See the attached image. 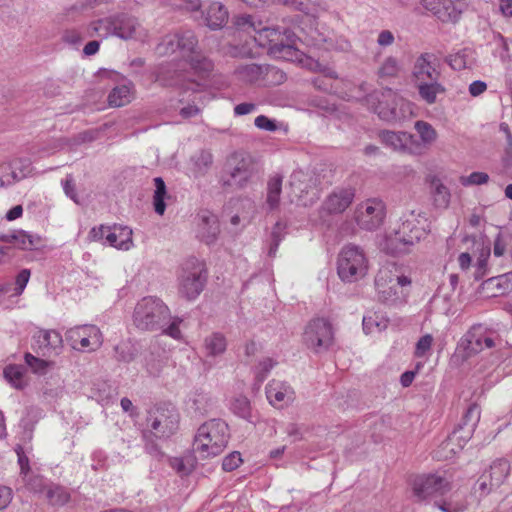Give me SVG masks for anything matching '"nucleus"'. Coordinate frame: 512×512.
<instances>
[{"instance_id":"nucleus-19","label":"nucleus","mask_w":512,"mask_h":512,"mask_svg":"<svg viewBox=\"0 0 512 512\" xmlns=\"http://www.w3.org/2000/svg\"><path fill=\"white\" fill-rule=\"evenodd\" d=\"M465 357H471L495 346V338L486 332L481 325L472 327L464 336L461 343Z\"/></svg>"},{"instance_id":"nucleus-9","label":"nucleus","mask_w":512,"mask_h":512,"mask_svg":"<svg viewBox=\"0 0 512 512\" xmlns=\"http://www.w3.org/2000/svg\"><path fill=\"white\" fill-rule=\"evenodd\" d=\"M385 273L386 271H380L375 280L379 301L387 305L402 304L407 296L403 288L411 284L410 278L405 275H397L394 278L390 277L387 281Z\"/></svg>"},{"instance_id":"nucleus-28","label":"nucleus","mask_w":512,"mask_h":512,"mask_svg":"<svg viewBox=\"0 0 512 512\" xmlns=\"http://www.w3.org/2000/svg\"><path fill=\"white\" fill-rule=\"evenodd\" d=\"M290 184L299 193H309L312 191L313 196L317 197V179L308 172L302 170L294 171L290 177Z\"/></svg>"},{"instance_id":"nucleus-32","label":"nucleus","mask_w":512,"mask_h":512,"mask_svg":"<svg viewBox=\"0 0 512 512\" xmlns=\"http://www.w3.org/2000/svg\"><path fill=\"white\" fill-rule=\"evenodd\" d=\"M509 470L510 466L507 460L494 461L486 474L489 478V489L499 487L508 476Z\"/></svg>"},{"instance_id":"nucleus-12","label":"nucleus","mask_w":512,"mask_h":512,"mask_svg":"<svg viewBox=\"0 0 512 512\" xmlns=\"http://www.w3.org/2000/svg\"><path fill=\"white\" fill-rule=\"evenodd\" d=\"M384 99L391 100L392 105L388 106L384 101L379 100V104L375 108L378 116L386 121H402L413 115V104L398 96L391 89H386L382 93Z\"/></svg>"},{"instance_id":"nucleus-1","label":"nucleus","mask_w":512,"mask_h":512,"mask_svg":"<svg viewBox=\"0 0 512 512\" xmlns=\"http://www.w3.org/2000/svg\"><path fill=\"white\" fill-rule=\"evenodd\" d=\"M235 24L238 28L256 32L255 41L267 47L270 54L286 60H301L302 53L297 47L299 38L288 28L268 27L253 15H240Z\"/></svg>"},{"instance_id":"nucleus-45","label":"nucleus","mask_w":512,"mask_h":512,"mask_svg":"<svg viewBox=\"0 0 512 512\" xmlns=\"http://www.w3.org/2000/svg\"><path fill=\"white\" fill-rule=\"evenodd\" d=\"M286 80V74L279 68L272 65H264L262 83L263 85H279Z\"/></svg>"},{"instance_id":"nucleus-26","label":"nucleus","mask_w":512,"mask_h":512,"mask_svg":"<svg viewBox=\"0 0 512 512\" xmlns=\"http://www.w3.org/2000/svg\"><path fill=\"white\" fill-rule=\"evenodd\" d=\"M106 243L118 249L129 250L133 243L132 230L123 226H109V233L106 234Z\"/></svg>"},{"instance_id":"nucleus-30","label":"nucleus","mask_w":512,"mask_h":512,"mask_svg":"<svg viewBox=\"0 0 512 512\" xmlns=\"http://www.w3.org/2000/svg\"><path fill=\"white\" fill-rule=\"evenodd\" d=\"M419 97L428 105H432L437 101V95L444 93V86L438 81H421L418 83H414Z\"/></svg>"},{"instance_id":"nucleus-58","label":"nucleus","mask_w":512,"mask_h":512,"mask_svg":"<svg viewBox=\"0 0 512 512\" xmlns=\"http://www.w3.org/2000/svg\"><path fill=\"white\" fill-rule=\"evenodd\" d=\"M254 125L264 131L274 132L278 129L277 122L265 115H259L254 120Z\"/></svg>"},{"instance_id":"nucleus-49","label":"nucleus","mask_w":512,"mask_h":512,"mask_svg":"<svg viewBox=\"0 0 512 512\" xmlns=\"http://www.w3.org/2000/svg\"><path fill=\"white\" fill-rule=\"evenodd\" d=\"M25 363L32 370L33 373L44 375L48 368L52 366V362L35 357L31 353H26L24 356Z\"/></svg>"},{"instance_id":"nucleus-29","label":"nucleus","mask_w":512,"mask_h":512,"mask_svg":"<svg viewBox=\"0 0 512 512\" xmlns=\"http://www.w3.org/2000/svg\"><path fill=\"white\" fill-rule=\"evenodd\" d=\"M227 348V340L220 332H214L205 337L203 341V353L206 358L221 356Z\"/></svg>"},{"instance_id":"nucleus-39","label":"nucleus","mask_w":512,"mask_h":512,"mask_svg":"<svg viewBox=\"0 0 512 512\" xmlns=\"http://www.w3.org/2000/svg\"><path fill=\"white\" fill-rule=\"evenodd\" d=\"M282 180L283 177L279 174H275L270 177L267 183V204L270 209L278 207L280 202V195L282 191Z\"/></svg>"},{"instance_id":"nucleus-22","label":"nucleus","mask_w":512,"mask_h":512,"mask_svg":"<svg viewBox=\"0 0 512 512\" xmlns=\"http://www.w3.org/2000/svg\"><path fill=\"white\" fill-rule=\"evenodd\" d=\"M115 32V14L91 21L86 26V36L90 38L99 37L107 39L115 36Z\"/></svg>"},{"instance_id":"nucleus-34","label":"nucleus","mask_w":512,"mask_h":512,"mask_svg":"<svg viewBox=\"0 0 512 512\" xmlns=\"http://www.w3.org/2000/svg\"><path fill=\"white\" fill-rule=\"evenodd\" d=\"M213 163V155L208 150H201L191 157V171L194 177L204 176Z\"/></svg>"},{"instance_id":"nucleus-15","label":"nucleus","mask_w":512,"mask_h":512,"mask_svg":"<svg viewBox=\"0 0 512 512\" xmlns=\"http://www.w3.org/2000/svg\"><path fill=\"white\" fill-rule=\"evenodd\" d=\"M450 490V483L444 477L436 474L419 475L412 482V491L417 501L429 497L443 495Z\"/></svg>"},{"instance_id":"nucleus-8","label":"nucleus","mask_w":512,"mask_h":512,"mask_svg":"<svg viewBox=\"0 0 512 512\" xmlns=\"http://www.w3.org/2000/svg\"><path fill=\"white\" fill-rule=\"evenodd\" d=\"M225 169L230 178L224 184L241 188L245 187L258 173V165L254 158L243 151L232 153L227 158Z\"/></svg>"},{"instance_id":"nucleus-4","label":"nucleus","mask_w":512,"mask_h":512,"mask_svg":"<svg viewBox=\"0 0 512 512\" xmlns=\"http://www.w3.org/2000/svg\"><path fill=\"white\" fill-rule=\"evenodd\" d=\"M229 439L228 425L220 419L203 423L193 441V452L200 459L215 457L223 452Z\"/></svg>"},{"instance_id":"nucleus-35","label":"nucleus","mask_w":512,"mask_h":512,"mask_svg":"<svg viewBox=\"0 0 512 512\" xmlns=\"http://www.w3.org/2000/svg\"><path fill=\"white\" fill-rule=\"evenodd\" d=\"M131 82L116 86L108 95V103L111 107H122L131 102L132 99Z\"/></svg>"},{"instance_id":"nucleus-64","label":"nucleus","mask_w":512,"mask_h":512,"mask_svg":"<svg viewBox=\"0 0 512 512\" xmlns=\"http://www.w3.org/2000/svg\"><path fill=\"white\" fill-rule=\"evenodd\" d=\"M172 468L181 475H188L192 472L193 466L186 464L183 458H174L171 460Z\"/></svg>"},{"instance_id":"nucleus-53","label":"nucleus","mask_w":512,"mask_h":512,"mask_svg":"<svg viewBox=\"0 0 512 512\" xmlns=\"http://www.w3.org/2000/svg\"><path fill=\"white\" fill-rule=\"evenodd\" d=\"M47 497L54 505H63L69 500V494L59 486L49 489Z\"/></svg>"},{"instance_id":"nucleus-54","label":"nucleus","mask_w":512,"mask_h":512,"mask_svg":"<svg viewBox=\"0 0 512 512\" xmlns=\"http://www.w3.org/2000/svg\"><path fill=\"white\" fill-rule=\"evenodd\" d=\"M433 337L430 334L422 336L416 343L414 355L418 358L426 356L431 349Z\"/></svg>"},{"instance_id":"nucleus-41","label":"nucleus","mask_w":512,"mask_h":512,"mask_svg":"<svg viewBox=\"0 0 512 512\" xmlns=\"http://www.w3.org/2000/svg\"><path fill=\"white\" fill-rule=\"evenodd\" d=\"M462 7L460 3H454L453 0H444L441 11H437V17L442 22L456 23L461 16Z\"/></svg>"},{"instance_id":"nucleus-52","label":"nucleus","mask_w":512,"mask_h":512,"mask_svg":"<svg viewBox=\"0 0 512 512\" xmlns=\"http://www.w3.org/2000/svg\"><path fill=\"white\" fill-rule=\"evenodd\" d=\"M163 367V359L155 356L153 353H151L149 357L146 358V370L149 373V375L153 377L159 376L160 373L162 372Z\"/></svg>"},{"instance_id":"nucleus-5","label":"nucleus","mask_w":512,"mask_h":512,"mask_svg":"<svg viewBox=\"0 0 512 512\" xmlns=\"http://www.w3.org/2000/svg\"><path fill=\"white\" fill-rule=\"evenodd\" d=\"M207 271L203 261L189 257L182 265L178 276L179 293L187 300L196 299L203 291Z\"/></svg>"},{"instance_id":"nucleus-33","label":"nucleus","mask_w":512,"mask_h":512,"mask_svg":"<svg viewBox=\"0 0 512 512\" xmlns=\"http://www.w3.org/2000/svg\"><path fill=\"white\" fill-rule=\"evenodd\" d=\"M264 65L249 63L236 68L235 74L238 79L245 83H262Z\"/></svg>"},{"instance_id":"nucleus-18","label":"nucleus","mask_w":512,"mask_h":512,"mask_svg":"<svg viewBox=\"0 0 512 512\" xmlns=\"http://www.w3.org/2000/svg\"><path fill=\"white\" fill-rule=\"evenodd\" d=\"M439 59L434 53H421L415 60L412 69L414 83L421 81H438L441 75Z\"/></svg>"},{"instance_id":"nucleus-27","label":"nucleus","mask_w":512,"mask_h":512,"mask_svg":"<svg viewBox=\"0 0 512 512\" xmlns=\"http://www.w3.org/2000/svg\"><path fill=\"white\" fill-rule=\"evenodd\" d=\"M1 239L3 241L14 244L15 247L22 250L37 249L42 242L40 236L27 233L23 230L3 235Z\"/></svg>"},{"instance_id":"nucleus-37","label":"nucleus","mask_w":512,"mask_h":512,"mask_svg":"<svg viewBox=\"0 0 512 512\" xmlns=\"http://www.w3.org/2000/svg\"><path fill=\"white\" fill-rule=\"evenodd\" d=\"M362 325L366 334L380 332L388 327V319L378 312H368L363 317Z\"/></svg>"},{"instance_id":"nucleus-48","label":"nucleus","mask_w":512,"mask_h":512,"mask_svg":"<svg viewBox=\"0 0 512 512\" xmlns=\"http://www.w3.org/2000/svg\"><path fill=\"white\" fill-rule=\"evenodd\" d=\"M231 409L234 414L238 415L239 417L248 421L251 420V406L247 397H236L231 404Z\"/></svg>"},{"instance_id":"nucleus-43","label":"nucleus","mask_w":512,"mask_h":512,"mask_svg":"<svg viewBox=\"0 0 512 512\" xmlns=\"http://www.w3.org/2000/svg\"><path fill=\"white\" fill-rule=\"evenodd\" d=\"M25 369L19 365H9L4 371L3 375L7 382L16 389H23L26 386L24 379Z\"/></svg>"},{"instance_id":"nucleus-10","label":"nucleus","mask_w":512,"mask_h":512,"mask_svg":"<svg viewBox=\"0 0 512 512\" xmlns=\"http://www.w3.org/2000/svg\"><path fill=\"white\" fill-rule=\"evenodd\" d=\"M197 44L198 40L194 32L190 30L176 32L168 34L162 39L157 46V53L170 55L179 51L182 57H187L189 61L193 62Z\"/></svg>"},{"instance_id":"nucleus-62","label":"nucleus","mask_w":512,"mask_h":512,"mask_svg":"<svg viewBox=\"0 0 512 512\" xmlns=\"http://www.w3.org/2000/svg\"><path fill=\"white\" fill-rule=\"evenodd\" d=\"M62 185L66 196L72 199L75 203H79L72 175H67L65 180L62 181Z\"/></svg>"},{"instance_id":"nucleus-46","label":"nucleus","mask_w":512,"mask_h":512,"mask_svg":"<svg viewBox=\"0 0 512 512\" xmlns=\"http://www.w3.org/2000/svg\"><path fill=\"white\" fill-rule=\"evenodd\" d=\"M12 167V174L15 173V182H18L32 174V162L28 158H19L9 164Z\"/></svg>"},{"instance_id":"nucleus-17","label":"nucleus","mask_w":512,"mask_h":512,"mask_svg":"<svg viewBox=\"0 0 512 512\" xmlns=\"http://www.w3.org/2000/svg\"><path fill=\"white\" fill-rule=\"evenodd\" d=\"M379 137L382 143L392 150L404 154L421 155L422 145L418 139L407 132L381 131Z\"/></svg>"},{"instance_id":"nucleus-24","label":"nucleus","mask_w":512,"mask_h":512,"mask_svg":"<svg viewBox=\"0 0 512 512\" xmlns=\"http://www.w3.org/2000/svg\"><path fill=\"white\" fill-rule=\"evenodd\" d=\"M429 192L436 208H448L451 200L450 189L437 176L429 177Z\"/></svg>"},{"instance_id":"nucleus-36","label":"nucleus","mask_w":512,"mask_h":512,"mask_svg":"<svg viewBox=\"0 0 512 512\" xmlns=\"http://www.w3.org/2000/svg\"><path fill=\"white\" fill-rule=\"evenodd\" d=\"M480 415V407L476 403L469 405L461 422L458 425L460 427V430L466 429L465 438L472 437L475 428L480 420Z\"/></svg>"},{"instance_id":"nucleus-56","label":"nucleus","mask_w":512,"mask_h":512,"mask_svg":"<svg viewBox=\"0 0 512 512\" xmlns=\"http://www.w3.org/2000/svg\"><path fill=\"white\" fill-rule=\"evenodd\" d=\"M241 463V454L237 451H234L223 459L222 468L223 470L230 472L238 468Z\"/></svg>"},{"instance_id":"nucleus-38","label":"nucleus","mask_w":512,"mask_h":512,"mask_svg":"<svg viewBox=\"0 0 512 512\" xmlns=\"http://www.w3.org/2000/svg\"><path fill=\"white\" fill-rule=\"evenodd\" d=\"M414 128L420 137V140L418 141L422 145L423 154L426 147L432 145L436 141L437 132L430 123L423 120L416 121Z\"/></svg>"},{"instance_id":"nucleus-60","label":"nucleus","mask_w":512,"mask_h":512,"mask_svg":"<svg viewBox=\"0 0 512 512\" xmlns=\"http://www.w3.org/2000/svg\"><path fill=\"white\" fill-rule=\"evenodd\" d=\"M275 362L267 358L259 363L257 366L256 371V378L259 382H263L265 378L267 377V374L271 371V369L274 367Z\"/></svg>"},{"instance_id":"nucleus-40","label":"nucleus","mask_w":512,"mask_h":512,"mask_svg":"<svg viewBox=\"0 0 512 512\" xmlns=\"http://www.w3.org/2000/svg\"><path fill=\"white\" fill-rule=\"evenodd\" d=\"M155 191L153 195L154 210L158 215H163L166 210L165 199L170 198L167 194L166 184L161 177L154 178Z\"/></svg>"},{"instance_id":"nucleus-20","label":"nucleus","mask_w":512,"mask_h":512,"mask_svg":"<svg viewBox=\"0 0 512 512\" xmlns=\"http://www.w3.org/2000/svg\"><path fill=\"white\" fill-rule=\"evenodd\" d=\"M266 396L271 405L281 408L293 401L294 391L288 384L273 380L266 386Z\"/></svg>"},{"instance_id":"nucleus-25","label":"nucleus","mask_w":512,"mask_h":512,"mask_svg":"<svg viewBox=\"0 0 512 512\" xmlns=\"http://www.w3.org/2000/svg\"><path fill=\"white\" fill-rule=\"evenodd\" d=\"M228 17L227 8L218 1L211 2L205 10V23L212 30L224 27Z\"/></svg>"},{"instance_id":"nucleus-7","label":"nucleus","mask_w":512,"mask_h":512,"mask_svg":"<svg viewBox=\"0 0 512 512\" xmlns=\"http://www.w3.org/2000/svg\"><path fill=\"white\" fill-rule=\"evenodd\" d=\"M422 235L423 229L418 226L414 212H411L394 233L386 238V250L393 255L407 253L410 247L421 239Z\"/></svg>"},{"instance_id":"nucleus-61","label":"nucleus","mask_w":512,"mask_h":512,"mask_svg":"<svg viewBox=\"0 0 512 512\" xmlns=\"http://www.w3.org/2000/svg\"><path fill=\"white\" fill-rule=\"evenodd\" d=\"M15 452L18 457V464L20 466V473L26 476L30 471L29 458L24 452V449L21 445H16Z\"/></svg>"},{"instance_id":"nucleus-11","label":"nucleus","mask_w":512,"mask_h":512,"mask_svg":"<svg viewBox=\"0 0 512 512\" xmlns=\"http://www.w3.org/2000/svg\"><path fill=\"white\" fill-rule=\"evenodd\" d=\"M66 341L78 351H95L103 342L102 333L95 325H79L65 333Z\"/></svg>"},{"instance_id":"nucleus-16","label":"nucleus","mask_w":512,"mask_h":512,"mask_svg":"<svg viewBox=\"0 0 512 512\" xmlns=\"http://www.w3.org/2000/svg\"><path fill=\"white\" fill-rule=\"evenodd\" d=\"M354 197V188L336 187L323 201L319 210L320 217L325 221V216L342 214L352 204Z\"/></svg>"},{"instance_id":"nucleus-6","label":"nucleus","mask_w":512,"mask_h":512,"mask_svg":"<svg viewBox=\"0 0 512 512\" xmlns=\"http://www.w3.org/2000/svg\"><path fill=\"white\" fill-rule=\"evenodd\" d=\"M368 270V260L364 251L356 245L349 244L342 248L337 261V272L341 280L355 282L363 278Z\"/></svg>"},{"instance_id":"nucleus-50","label":"nucleus","mask_w":512,"mask_h":512,"mask_svg":"<svg viewBox=\"0 0 512 512\" xmlns=\"http://www.w3.org/2000/svg\"><path fill=\"white\" fill-rule=\"evenodd\" d=\"M401 70L398 60L392 56L387 57L379 68L380 77H396Z\"/></svg>"},{"instance_id":"nucleus-2","label":"nucleus","mask_w":512,"mask_h":512,"mask_svg":"<svg viewBox=\"0 0 512 512\" xmlns=\"http://www.w3.org/2000/svg\"><path fill=\"white\" fill-rule=\"evenodd\" d=\"M182 318L172 316L169 307L162 299L146 296L139 300L133 312V324L141 331H161L175 340L182 339L179 328Z\"/></svg>"},{"instance_id":"nucleus-51","label":"nucleus","mask_w":512,"mask_h":512,"mask_svg":"<svg viewBox=\"0 0 512 512\" xmlns=\"http://www.w3.org/2000/svg\"><path fill=\"white\" fill-rule=\"evenodd\" d=\"M489 181V175L485 172H472L468 176H461L459 182L465 187L483 185Z\"/></svg>"},{"instance_id":"nucleus-47","label":"nucleus","mask_w":512,"mask_h":512,"mask_svg":"<svg viewBox=\"0 0 512 512\" xmlns=\"http://www.w3.org/2000/svg\"><path fill=\"white\" fill-rule=\"evenodd\" d=\"M210 398L208 394L201 390H196L192 393L189 398V402L191 403V409L194 410L195 413L204 414L207 412L209 406Z\"/></svg>"},{"instance_id":"nucleus-21","label":"nucleus","mask_w":512,"mask_h":512,"mask_svg":"<svg viewBox=\"0 0 512 512\" xmlns=\"http://www.w3.org/2000/svg\"><path fill=\"white\" fill-rule=\"evenodd\" d=\"M197 236L206 244L213 243L220 231L217 216L206 211L198 215Z\"/></svg>"},{"instance_id":"nucleus-14","label":"nucleus","mask_w":512,"mask_h":512,"mask_svg":"<svg viewBox=\"0 0 512 512\" xmlns=\"http://www.w3.org/2000/svg\"><path fill=\"white\" fill-rule=\"evenodd\" d=\"M333 341V330L332 326L324 318H316L309 322L304 332L305 344L319 352L321 350H327Z\"/></svg>"},{"instance_id":"nucleus-57","label":"nucleus","mask_w":512,"mask_h":512,"mask_svg":"<svg viewBox=\"0 0 512 512\" xmlns=\"http://www.w3.org/2000/svg\"><path fill=\"white\" fill-rule=\"evenodd\" d=\"M30 270L29 269H23L21 270L18 275L16 276L15 280V288L13 295H21L30 279Z\"/></svg>"},{"instance_id":"nucleus-59","label":"nucleus","mask_w":512,"mask_h":512,"mask_svg":"<svg viewBox=\"0 0 512 512\" xmlns=\"http://www.w3.org/2000/svg\"><path fill=\"white\" fill-rule=\"evenodd\" d=\"M85 37H87L86 33L83 35L77 29H67L63 32L62 40L67 44L77 45L80 44Z\"/></svg>"},{"instance_id":"nucleus-3","label":"nucleus","mask_w":512,"mask_h":512,"mask_svg":"<svg viewBox=\"0 0 512 512\" xmlns=\"http://www.w3.org/2000/svg\"><path fill=\"white\" fill-rule=\"evenodd\" d=\"M179 418L178 411L171 404L158 405L148 411L143 438L149 453L158 452V447L153 441L154 438L168 439L176 433L179 427Z\"/></svg>"},{"instance_id":"nucleus-23","label":"nucleus","mask_w":512,"mask_h":512,"mask_svg":"<svg viewBox=\"0 0 512 512\" xmlns=\"http://www.w3.org/2000/svg\"><path fill=\"white\" fill-rule=\"evenodd\" d=\"M115 26V36L124 40L135 38L141 27L135 17L125 13L115 14Z\"/></svg>"},{"instance_id":"nucleus-31","label":"nucleus","mask_w":512,"mask_h":512,"mask_svg":"<svg viewBox=\"0 0 512 512\" xmlns=\"http://www.w3.org/2000/svg\"><path fill=\"white\" fill-rule=\"evenodd\" d=\"M39 348L58 354L62 348V336L56 330H41L35 336Z\"/></svg>"},{"instance_id":"nucleus-55","label":"nucleus","mask_w":512,"mask_h":512,"mask_svg":"<svg viewBox=\"0 0 512 512\" xmlns=\"http://www.w3.org/2000/svg\"><path fill=\"white\" fill-rule=\"evenodd\" d=\"M15 183V173L12 174V167L7 163L0 164V188Z\"/></svg>"},{"instance_id":"nucleus-13","label":"nucleus","mask_w":512,"mask_h":512,"mask_svg":"<svg viewBox=\"0 0 512 512\" xmlns=\"http://www.w3.org/2000/svg\"><path fill=\"white\" fill-rule=\"evenodd\" d=\"M385 205L383 201L373 198L357 205L354 218L357 225L364 230L373 231L377 229L384 220Z\"/></svg>"},{"instance_id":"nucleus-42","label":"nucleus","mask_w":512,"mask_h":512,"mask_svg":"<svg viewBox=\"0 0 512 512\" xmlns=\"http://www.w3.org/2000/svg\"><path fill=\"white\" fill-rule=\"evenodd\" d=\"M447 61L453 70H462L470 67L474 62V58L472 51L470 49L464 48L455 54L449 55Z\"/></svg>"},{"instance_id":"nucleus-44","label":"nucleus","mask_w":512,"mask_h":512,"mask_svg":"<svg viewBox=\"0 0 512 512\" xmlns=\"http://www.w3.org/2000/svg\"><path fill=\"white\" fill-rule=\"evenodd\" d=\"M281 4L293 7L307 15L316 14L321 8L320 0H278Z\"/></svg>"},{"instance_id":"nucleus-63","label":"nucleus","mask_w":512,"mask_h":512,"mask_svg":"<svg viewBox=\"0 0 512 512\" xmlns=\"http://www.w3.org/2000/svg\"><path fill=\"white\" fill-rule=\"evenodd\" d=\"M109 233V226L100 225L99 227H93L89 232V238L92 241H99L106 243V234Z\"/></svg>"}]
</instances>
